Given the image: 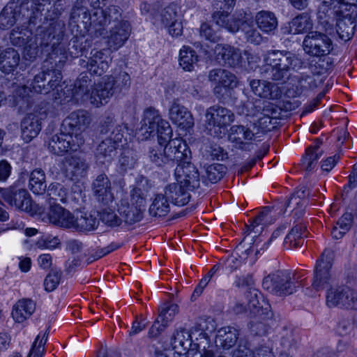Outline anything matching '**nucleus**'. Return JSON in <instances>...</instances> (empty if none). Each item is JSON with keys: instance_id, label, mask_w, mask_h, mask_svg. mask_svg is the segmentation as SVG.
<instances>
[{"instance_id": "nucleus-5", "label": "nucleus", "mask_w": 357, "mask_h": 357, "mask_svg": "<svg viewBox=\"0 0 357 357\" xmlns=\"http://www.w3.org/2000/svg\"><path fill=\"white\" fill-rule=\"evenodd\" d=\"M246 298L250 315L249 329L254 335H266L269 328L266 321L273 317L271 305L256 289L250 288Z\"/></svg>"}, {"instance_id": "nucleus-10", "label": "nucleus", "mask_w": 357, "mask_h": 357, "mask_svg": "<svg viewBox=\"0 0 357 357\" xmlns=\"http://www.w3.org/2000/svg\"><path fill=\"white\" fill-rule=\"evenodd\" d=\"M170 345L178 354H185V357H214V352L209 349L198 350V344H192L191 335L185 328H180L170 337Z\"/></svg>"}, {"instance_id": "nucleus-14", "label": "nucleus", "mask_w": 357, "mask_h": 357, "mask_svg": "<svg viewBox=\"0 0 357 357\" xmlns=\"http://www.w3.org/2000/svg\"><path fill=\"white\" fill-rule=\"evenodd\" d=\"M303 47L306 54L312 56H322L330 54L333 49L332 40L320 31H310L305 36Z\"/></svg>"}, {"instance_id": "nucleus-39", "label": "nucleus", "mask_w": 357, "mask_h": 357, "mask_svg": "<svg viewBox=\"0 0 357 357\" xmlns=\"http://www.w3.org/2000/svg\"><path fill=\"white\" fill-rule=\"evenodd\" d=\"M20 16V9L14 3L6 5L0 13V27L7 29L12 27Z\"/></svg>"}, {"instance_id": "nucleus-18", "label": "nucleus", "mask_w": 357, "mask_h": 357, "mask_svg": "<svg viewBox=\"0 0 357 357\" xmlns=\"http://www.w3.org/2000/svg\"><path fill=\"white\" fill-rule=\"evenodd\" d=\"M0 196L11 207L16 209L31 211L32 201L29 192L16 185L0 190Z\"/></svg>"}, {"instance_id": "nucleus-56", "label": "nucleus", "mask_w": 357, "mask_h": 357, "mask_svg": "<svg viewBox=\"0 0 357 357\" xmlns=\"http://www.w3.org/2000/svg\"><path fill=\"white\" fill-rule=\"evenodd\" d=\"M49 328L46 330L42 336L40 334L38 335L31 346L28 357H43L45 352V345L48 338Z\"/></svg>"}, {"instance_id": "nucleus-7", "label": "nucleus", "mask_w": 357, "mask_h": 357, "mask_svg": "<svg viewBox=\"0 0 357 357\" xmlns=\"http://www.w3.org/2000/svg\"><path fill=\"white\" fill-rule=\"evenodd\" d=\"M137 135L142 140L156 135L160 143H166L171 139L172 130L169 123L162 119L158 110L149 107L144 112Z\"/></svg>"}, {"instance_id": "nucleus-29", "label": "nucleus", "mask_w": 357, "mask_h": 357, "mask_svg": "<svg viewBox=\"0 0 357 357\" xmlns=\"http://www.w3.org/2000/svg\"><path fill=\"white\" fill-rule=\"evenodd\" d=\"M66 176L71 179L84 177L88 169L86 161L77 155L68 156L63 161Z\"/></svg>"}, {"instance_id": "nucleus-1", "label": "nucleus", "mask_w": 357, "mask_h": 357, "mask_svg": "<svg viewBox=\"0 0 357 357\" xmlns=\"http://www.w3.org/2000/svg\"><path fill=\"white\" fill-rule=\"evenodd\" d=\"M264 64L260 68L261 76L272 81L284 84L290 81L286 94L289 98L298 97L305 90L317 86L314 76L304 73L294 75L292 72L303 68L304 61L296 54L286 50H270L263 55Z\"/></svg>"}, {"instance_id": "nucleus-53", "label": "nucleus", "mask_w": 357, "mask_h": 357, "mask_svg": "<svg viewBox=\"0 0 357 357\" xmlns=\"http://www.w3.org/2000/svg\"><path fill=\"white\" fill-rule=\"evenodd\" d=\"M31 31L26 29H15L12 30L10 34V40L13 45L17 47L24 46L32 40V38H31Z\"/></svg>"}, {"instance_id": "nucleus-4", "label": "nucleus", "mask_w": 357, "mask_h": 357, "mask_svg": "<svg viewBox=\"0 0 357 357\" xmlns=\"http://www.w3.org/2000/svg\"><path fill=\"white\" fill-rule=\"evenodd\" d=\"M168 143L162 149V144L159 143L149 149L148 156L151 162L158 167L173 168L178 162L183 159H188L191 157V151L187 144L181 139L167 140Z\"/></svg>"}, {"instance_id": "nucleus-49", "label": "nucleus", "mask_w": 357, "mask_h": 357, "mask_svg": "<svg viewBox=\"0 0 357 357\" xmlns=\"http://www.w3.org/2000/svg\"><path fill=\"white\" fill-rule=\"evenodd\" d=\"M112 82L114 89L117 93L129 89L131 84L130 76L125 71H121L114 75L107 76Z\"/></svg>"}, {"instance_id": "nucleus-41", "label": "nucleus", "mask_w": 357, "mask_h": 357, "mask_svg": "<svg viewBox=\"0 0 357 357\" xmlns=\"http://www.w3.org/2000/svg\"><path fill=\"white\" fill-rule=\"evenodd\" d=\"M255 20L258 27L264 32L268 33L278 26L275 15L270 11L261 10L257 13Z\"/></svg>"}, {"instance_id": "nucleus-62", "label": "nucleus", "mask_w": 357, "mask_h": 357, "mask_svg": "<svg viewBox=\"0 0 357 357\" xmlns=\"http://www.w3.org/2000/svg\"><path fill=\"white\" fill-rule=\"evenodd\" d=\"M61 273L52 269L44 280L45 289L47 291L54 290L59 284Z\"/></svg>"}, {"instance_id": "nucleus-30", "label": "nucleus", "mask_w": 357, "mask_h": 357, "mask_svg": "<svg viewBox=\"0 0 357 357\" xmlns=\"http://www.w3.org/2000/svg\"><path fill=\"white\" fill-rule=\"evenodd\" d=\"M188 190L180 183H173L167 185L163 194L167 199L177 206H184L190 200Z\"/></svg>"}, {"instance_id": "nucleus-28", "label": "nucleus", "mask_w": 357, "mask_h": 357, "mask_svg": "<svg viewBox=\"0 0 357 357\" xmlns=\"http://www.w3.org/2000/svg\"><path fill=\"white\" fill-rule=\"evenodd\" d=\"M229 137L236 148L250 151L252 148L250 142L255 139V134L245 126L235 125L230 128Z\"/></svg>"}, {"instance_id": "nucleus-48", "label": "nucleus", "mask_w": 357, "mask_h": 357, "mask_svg": "<svg viewBox=\"0 0 357 357\" xmlns=\"http://www.w3.org/2000/svg\"><path fill=\"white\" fill-rule=\"evenodd\" d=\"M227 167L220 163H214L208 165L205 170V175L202 176L203 182L207 181L211 183H215L220 181L226 173Z\"/></svg>"}, {"instance_id": "nucleus-24", "label": "nucleus", "mask_w": 357, "mask_h": 357, "mask_svg": "<svg viewBox=\"0 0 357 357\" xmlns=\"http://www.w3.org/2000/svg\"><path fill=\"white\" fill-rule=\"evenodd\" d=\"M214 54L219 63L229 67L239 66L243 59L241 50L228 44H217Z\"/></svg>"}, {"instance_id": "nucleus-46", "label": "nucleus", "mask_w": 357, "mask_h": 357, "mask_svg": "<svg viewBox=\"0 0 357 357\" xmlns=\"http://www.w3.org/2000/svg\"><path fill=\"white\" fill-rule=\"evenodd\" d=\"M345 286L334 284L326 291V305L328 307H342Z\"/></svg>"}, {"instance_id": "nucleus-51", "label": "nucleus", "mask_w": 357, "mask_h": 357, "mask_svg": "<svg viewBox=\"0 0 357 357\" xmlns=\"http://www.w3.org/2000/svg\"><path fill=\"white\" fill-rule=\"evenodd\" d=\"M268 213L267 211L261 212L257 217H255L250 225H246V233L248 235L251 232L255 234V236L257 234L261 232L264 226L269 222Z\"/></svg>"}, {"instance_id": "nucleus-9", "label": "nucleus", "mask_w": 357, "mask_h": 357, "mask_svg": "<svg viewBox=\"0 0 357 357\" xmlns=\"http://www.w3.org/2000/svg\"><path fill=\"white\" fill-rule=\"evenodd\" d=\"M61 68L56 64H51L45 61L42 72L35 75L31 83L32 90L37 93H48L51 91L57 90L62 79Z\"/></svg>"}, {"instance_id": "nucleus-3", "label": "nucleus", "mask_w": 357, "mask_h": 357, "mask_svg": "<svg viewBox=\"0 0 357 357\" xmlns=\"http://www.w3.org/2000/svg\"><path fill=\"white\" fill-rule=\"evenodd\" d=\"M90 80L86 75H81L76 80L73 96L82 102L89 101L96 107L106 104L108 100L115 94H117L114 89L112 82L108 77H103L102 80L96 84L90 91Z\"/></svg>"}, {"instance_id": "nucleus-27", "label": "nucleus", "mask_w": 357, "mask_h": 357, "mask_svg": "<svg viewBox=\"0 0 357 357\" xmlns=\"http://www.w3.org/2000/svg\"><path fill=\"white\" fill-rule=\"evenodd\" d=\"M74 215L59 204L50 203L46 218L50 222L58 227L72 229L74 222Z\"/></svg>"}, {"instance_id": "nucleus-8", "label": "nucleus", "mask_w": 357, "mask_h": 357, "mask_svg": "<svg viewBox=\"0 0 357 357\" xmlns=\"http://www.w3.org/2000/svg\"><path fill=\"white\" fill-rule=\"evenodd\" d=\"M234 121V114L229 109L220 105H213L206 112V128L210 135L221 138L227 128Z\"/></svg>"}, {"instance_id": "nucleus-35", "label": "nucleus", "mask_w": 357, "mask_h": 357, "mask_svg": "<svg viewBox=\"0 0 357 357\" xmlns=\"http://www.w3.org/2000/svg\"><path fill=\"white\" fill-rule=\"evenodd\" d=\"M313 20L308 12L302 13L294 17L289 22V33L301 34L312 31Z\"/></svg>"}, {"instance_id": "nucleus-54", "label": "nucleus", "mask_w": 357, "mask_h": 357, "mask_svg": "<svg viewBox=\"0 0 357 357\" xmlns=\"http://www.w3.org/2000/svg\"><path fill=\"white\" fill-rule=\"evenodd\" d=\"M257 96L264 98L278 99L281 96V91L277 84L264 80Z\"/></svg>"}, {"instance_id": "nucleus-61", "label": "nucleus", "mask_w": 357, "mask_h": 357, "mask_svg": "<svg viewBox=\"0 0 357 357\" xmlns=\"http://www.w3.org/2000/svg\"><path fill=\"white\" fill-rule=\"evenodd\" d=\"M348 309H357V291L345 287L342 307Z\"/></svg>"}, {"instance_id": "nucleus-15", "label": "nucleus", "mask_w": 357, "mask_h": 357, "mask_svg": "<svg viewBox=\"0 0 357 357\" xmlns=\"http://www.w3.org/2000/svg\"><path fill=\"white\" fill-rule=\"evenodd\" d=\"M84 143V138L73 136L61 128V132L53 135L49 141V150L56 155H63L69 151H75Z\"/></svg>"}, {"instance_id": "nucleus-34", "label": "nucleus", "mask_w": 357, "mask_h": 357, "mask_svg": "<svg viewBox=\"0 0 357 357\" xmlns=\"http://www.w3.org/2000/svg\"><path fill=\"white\" fill-rule=\"evenodd\" d=\"M343 3L344 1L337 0H324L318 5L317 17L320 23L327 25L333 22L337 11L335 10L337 4Z\"/></svg>"}, {"instance_id": "nucleus-36", "label": "nucleus", "mask_w": 357, "mask_h": 357, "mask_svg": "<svg viewBox=\"0 0 357 357\" xmlns=\"http://www.w3.org/2000/svg\"><path fill=\"white\" fill-rule=\"evenodd\" d=\"M90 20L89 23V32L96 37H100L105 33V26L107 25L106 17L103 9L96 8L89 13Z\"/></svg>"}, {"instance_id": "nucleus-6", "label": "nucleus", "mask_w": 357, "mask_h": 357, "mask_svg": "<svg viewBox=\"0 0 357 357\" xmlns=\"http://www.w3.org/2000/svg\"><path fill=\"white\" fill-rule=\"evenodd\" d=\"M113 118L108 116L101 129L102 133L107 135L102 139L95 151L96 161L101 164L109 163L116 155L127 128L124 125H112Z\"/></svg>"}, {"instance_id": "nucleus-17", "label": "nucleus", "mask_w": 357, "mask_h": 357, "mask_svg": "<svg viewBox=\"0 0 357 357\" xmlns=\"http://www.w3.org/2000/svg\"><path fill=\"white\" fill-rule=\"evenodd\" d=\"M344 10L340 12L342 17L338 19L336 23V31L339 37L347 41L350 40L355 32L357 20V5L355 3H345Z\"/></svg>"}, {"instance_id": "nucleus-57", "label": "nucleus", "mask_w": 357, "mask_h": 357, "mask_svg": "<svg viewBox=\"0 0 357 357\" xmlns=\"http://www.w3.org/2000/svg\"><path fill=\"white\" fill-rule=\"evenodd\" d=\"M178 307L176 304L166 303L160 308L158 318L160 319L161 322L168 326L169 323L173 320L175 314L178 312Z\"/></svg>"}, {"instance_id": "nucleus-45", "label": "nucleus", "mask_w": 357, "mask_h": 357, "mask_svg": "<svg viewBox=\"0 0 357 357\" xmlns=\"http://www.w3.org/2000/svg\"><path fill=\"white\" fill-rule=\"evenodd\" d=\"M178 61L183 70L191 72L198 61V56L193 49L183 46L179 52Z\"/></svg>"}, {"instance_id": "nucleus-11", "label": "nucleus", "mask_w": 357, "mask_h": 357, "mask_svg": "<svg viewBox=\"0 0 357 357\" xmlns=\"http://www.w3.org/2000/svg\"><path fill=\"white\" fill-rule=\"evenodd\" d=\"M208 78L214 85V95L221 101H224L229 98L231 90L237 85L236 75L225 69L215 68L210 70Z\"/></svg>"}, {"instance_id": "nucleus-25", "label": "nucleus", "mask_w": 357, "mask_h": 357, "mask_svg": "<svg viewBox=\"0 0 357 357\" xmlns=\"http://www.w3.org/2000/svg\"><path fill=\"white\" fill-rule=\"evenodd\" d=\"M110 59L103 50H92L88 61L79 60V65L86 67L91 74L100 76L109 68Z\"/></svg>"}, {"instance_id": "nucleus-52", "label": "nucleus", "mask_w": 357, "mask_h": 357, "mask_svg": "<svg viewBox=\"0 0 357 357\" xmlns=\"http://www.w3.org/2000/svg\"><path fill=\"white\" fill-rule=\"evenodd\" d=\"M148 191L144 187L138 185L130 191V204L131 205L139 208L144 211L146 206V198Z\"/></svg>"}, {"instance_id": "nucleus-44", "label": "nucleus", "mask_w": 357, "mask_h": 357, "mask_svg": "<svg viewBox=\"0 0 357 357\" xmlns=\"http://www.w3.org/2000/svg\"><path fill=\"white\" fill-rule=\"evenodd\" d=\"M238 331L232 327H224L218 331L215 342L226 349L232 347L238 339Z\"/></svg>"}, {"instance_id": "nucleus-33", "label": "nucleus", "mask_w": 357, "mask_h": 357, "mask_svg": "<svg viewBox=\"0 0 357 357\" xmlns=\"http://www.w3.org/2000/svg\"><path fill=\"white\" fill-rule=\"evenodd\" d=\"M36 310V303L31 299L19 300L13 307L12 317L16 322L22 323L31 317Z\"/></svg>"}, {"instance_id": "nucleus-31", "label": "nucleus", "mask_w": 357, "mask_h": 357, "mask_svg": "<svg viewBox=\"0 0 357 357\" xmlns=\"http://www.w3.org/2000/svg\"><path fill=\"white\" fill-rule=\"evenodd\" d=\"M20 61V53L13 47H7L0 52V70L6 74L13 73Z\"/></svg>"}, {"instance_id": "nucleus-47", "label": "nucleus", "mask_w": 357, "mask_h": 357, "mask_svg": "<svg viewBox=\"0 0 357 357\" xmlns=\"http://www.w3.org/2000/svg\"><path fill=\"white\" fill-rule=\"evenodd\" d=\"M169 211V204L165 196L162 193L157 194L149 207L150 215L163 217L167 215Z\"/></svg>"}, {"instance_id": "nucleus-26", "label": "nucleus", "mask_w": 357, "mask_h": 357, "mask_svg": "<svg viewBox=\"0 0 357 357\" xmlns=\"http://www.w3.org/2000/svg\"><path fill=\"white\" fill-rule=\"evenodd\" d=\"M169 117L173 123L181 129H188L193 126L194 119L188 109L174 99L169 108Z\"/></svg>"}, {"instance_id": "nucleus-13", "label": "nucleus", "mask_w": 357, "mask_h": 357, "mask_svg": "<svg viewBox=\"0 0 357 357\" xmlns=\"http://www.w3.org/2000/svg\"><path fill=\"white\" fill-rule=\"evenodd\" d=\"M332 259L331 252L326 250L317 260L312 284L316 291L327 289L335 284V278L331 271Z\"/></svg>"}, {"instance_id": "nucleus-12", "label": "nucleus", "mask_w": 357, "mask_h": 357, "mask_svg": "<svg viewBox=\"0 0 357 357\" xmlns=\"http://www.w3.org/2000/svg\"><path fill=\"white\" fill-rule=\"evenodd\" d=\"M262 287L279 296L289 295L296 291L290 272L283 270L277 271L266 276L262 281Z\"/></svg>"}, {"instance_id": "nucleus-58", "label": "nucleus", "mask_w": 357, "mask_h": 357, "mask_svg": "<svg viewBox=\"0 0 357 357\" xmlns=\"http://www.w3.org/2000/svg\"><path fill=\"white\" fill-rule=\"evenodd\" d=\"M107 25H115L120 22H126L121 19V9L116 6H109L103 10Z\"/></svg>"}, {"instance_id": "nucleus-37", "label": "nucleus", "mask_w": 357, "mask_h": 357, "mask_svg": "<svg viewBox=\"0 0 357 357\" xmlns=\"http://www.w3.org/2000/svg\"><path fill=\"white\" fill-rule=\"evenodd\" d=\"M118 211L122 220L127 224H134L139 222L143 218L144 211L139 208H137L130 204L126 200H121L118 207Z\"/></svg>"}, {"instance_id": "nucleus-22", "label": "nucleus", "mask_w": 357, "mask_h": 357, "mask_svg": "<svg viewBox=\"0 0 357 357\" xmlns=\"http://www.w3.org/2000/svg\"><path fill=\"white\" fill-rule=\"evenodd\" d=\"M93 195L96 199L104 205H108L114 200L112 192V183L105 173L98 174L91 184Z\"/></svg>"}, {"instance_id": "nucleus-16", "label": "nucleus", "mask_w": 357, "mask_h": 357, "mask_svg": "<svg viewBox=\"0 0 357 357\" xmlns=\"http://www.w3.org/2000/svg\"><path fill=\"white\" fill-rule=\"evenodd\" d=\"M47 116V105L34 110L33 113L28 114L21 122L22 137L26 142H29L38 136L41 130V122Z\"/></svg>"}, {"instance_id": "nucleus-50", "label": "nucleus", "mask_w": 357, "mask_h": 357, "mask_svg": "<svg viewBox=\"0 0 357 357\" xmlns=\"http://www.w3.org/2000/svg\"><path fill=\"white\" fill-rule=\"evenodd\" d=\"M47 192L50 199V204L55 203L52 202V200L62 203H66L67 201L68 190L61 183H51L47 188Z\"/></svg>"}, {"instance_id": "nucleus-59", "label": "nucleus", "mask_w": 357, "mask_h": 357, "mask_svg": "<svg viewBox=\"0 0 357 357\" xmlns=\"http://www.w3.org/2000/svg\"><path fill=\"white\" fill-rule=\"evenodd\" d=\"M100 220L106 225L114 227H119L122 222L121 218L119 217L117 214L112 210L105 209L100 212Z\"/></svg>"}, {"instance_id": "nucleus-20", "label": "nucleus", "mask_w": 357, "mask_h": 357, "mask_svg": "<svg viewBox=\"0 0 357 357\" xmlns=\"http://www.w3.org/2000/svg\"><path fill=\"white\" fill-rule=\"evenodd\" d=\"M91 119L90 114L83 109L71 112L63 121L61 127L73 136L84 137L83 132L88 128Z\"/></svg>"}, {"instance_id": "nucleus-42", "label": "nucleus", "mask_w": 357, "mask_h": 357, "mask_svg": "<svg viewBox=\"0 0 357 357\" xmlns=\"http://www.w3.org/2000/svg\"><path fill=\"white\" fill-rule=\"evenodd\" d=\"M320 144L321 142L317 140L314 146H309L306 149L305 154L301 160V165L305 171H312L319 158L322 155L323 151L319 149Z\"/></svg>"}, {"instance_id": "nucleus-23", "label": "nucleus", "mask_w": 357, "mask_h": 357, "mask_svg": "<svg viewBox=\"0 0 357 357\" xmlns=\"http://www.w3.org/2000/svg\"><path fill=\"white\" fill-rule=\"evenodd\" d=\"M131 32L128 22H120L109 27L107 35V45L112 51H116L122 47L128 39Z\"/></svg>"}, {"instance_id": "nucleus-63", "label": "nucleus", "mask_w": 357, "mask_h": 357, "mask_svg": "<svg viewBox=\"0 0 357 357\" xmlns=\"http://www.w3.org/2000/svg\"><path fill=\"white\" fill-rule=\"evenodd\" d=\"M204 155L210 160L222 159L223 149L216 144H209L204 146Z\"/></svg>"}, {"instance_id": "nucleus-38", "label": "nucleus", "mask_w": 357, "mask_h": 357, "mask_svg": "<svg viewBox=\"0 0 357 357\" xmlns=\"http://www.w3.org/2000/svg\"><path fill=\"white\" fill-rule=\"evenodd\" d=\"M306 227L302 223L294 225L286 236L284 245L287 248H298L302 246L304 243V237H307Z\"/></svg>"}, {"instance_id": "nucleus-43", "label": "nucleus", "mask_w": 357, "mask_h": 357, "mask_svg": "<svg viewBox=\"0 0 357 357\" xmlns=\"http://www.w3.org/2000/svg\"><path fill=\"white\" fill-rule=\"evenodd\" d=\"M99 225V220L91 214L84 213L80 217L75 218L73 229L78 231L88 232L95 230Z\"/></svg>"}, {"instance_id": "nucleus-55", "label": "nucleus", "mask_w": 357, "mask_h": 357, "mask_svg": "<svg viewBox=\"0 0 357 357\" xmlns=\"http://www.w3.org/2000/svg\"><path fill=\"white\" fill-rule=\"evenodd\" d=\"M137 155L133 150H124L119 160V169L121 172H125L128 169H132L137 162Z\"/></svg>"}, {"instance_id": "nucleus-60", "label": "nucleus", "mask_w": 357, "mask_h": 357, "mask_svg": "<svg viewBox=\"0 0 357 357\" xmlns=\"http://www.w3.org/2000/svg\"><path fill=\"white\" fill-rule=\"evenodd\" d=\"M159 20L165 26L171 24L174 21L177 20L176 7L171 5L165 7L158 15Z\"/></svg>"}, {"instance_id": "nucleus-64", "label": "nucleus", "mask_w": 357, "mask_h": 357, "mask_svg": "<svg viewBox=\"0 0 357 357\" xmlns=\"http://www.w3.org/2000/svg\"><path fill=\"white\" fill-rule=\"evenodd\" d=\"M357 215V211L354 212H345L337 220V226L342 229V233H347L351 229L354 216Z\"/></svg>"}, {"instance_id": "nucleus-21", "label": "nucleus", "mask_w": 357, "mask_h": 357, "mask_svg": "<svg viewBox=\"0 0 357 357\" xmlns=\"http://www.w3.org/2000/svg\"><path fill=\"white\" fill-rule=\"evenodd\" d=\"M89 13L86 6L77 2L71 10L68 22L72 33L76 32V35L84 36L89 33Z\"/></svg>"}, {"instance_id": "nucleus-19", "label": "nucleus", "mask_w": 357, "mask_h": 357, "mask_svg": "<svg viewBox=\"0 0 357 357\" xmlns=\"http://www.w3.org/2000/svg\"><path fill=\"white\" fill-rule=\"evenodd\" d=\"M191 157L183 159L176 165L174 175L176 181L188 190L198 188L200 185L199 174L196 167L190 162Z\"/></svg>"}, {"instance_id": "nucleus-32", "label": "nucleus", "mask_w": 357, "mask_h": 357, "mask_svg": "<svg viewBox=\"0 0 357 357\" xmlns=\"http://www.w3.org/2000/svg\"><path fill=\"white\" fill-rule=\"evenodd\" d=\"M310 195V192L303 186L296 190L286 202V208H291L294 215L298 218L301 217L305 212V207L307 204L306 197Z\"/></svg>"}, {"instance_id": "nucleus-2", "label": "nucleus", "mask_w": 357, "mask_h": 357, "mask_svg": "<svg viewBox=\"0 0 357 357\" xmlns=\"http://www.w3.org/2000/svg\"><path fill=\"white\" fill-rule=\"evenodd\" d=\"M64 36V24L54 20L43 22L38 26L35 39L42 51L47 54V59L51 64L59 63L62 68L67 59L66 45L62 43Z\"/></svg>"}, {"instance_id": "nucleus-40", "label": "nucleus", "mask_w": 357, "mask_h": 357, "mask_svg": "<svg viewBox=\"0 0 357 357\" xmlns=\"http://www.w3.org/2000/svg\"><path fill=\"white\" fill-rule=\"evenodd\" d=\"M46 176L42 169L33 170L29 175V188L36 195L43 194L47 188Z\"/></svg>"}]
</instances>
